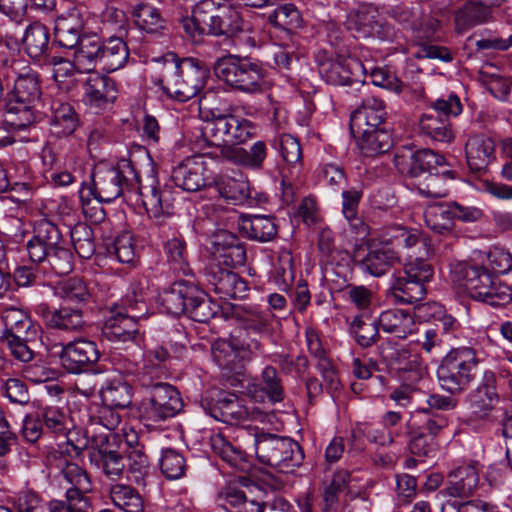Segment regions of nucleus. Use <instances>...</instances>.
<instances>
[{
  "mask_svg": "<svg viewBox=\"0 0 512 512\" xmlns=\"http://www.w3.org/2000/svg\"><path fill=\"white\" fill-rule=\"evenodd\" d=\"M238 445L230 443L222 434H213L210 445L215 454L231 467L245 471L249 468L247 455L252 452L260 463L281 472H290L303 460V452L295 441L247 426L238 430Z\"/></svg>",
  "mask_w": 512,
  "mask_h": 512,
  "instance_id": "f257e3e1",
  "label": "nucleus"
},
{
  "mask_svg": "<svg viewBox=\"0 0 512 512\" xmlns=\"http://www.w3.org/2000/svg\"><path fill=\"white\" fill-rule=\"evenodd\" d=\"M382 243L398 253L399 261L407 258L404 271L393 277L391 294L399 303L412 304L426 294L425 284L433 277V268L428 259L433 253L428 238L418 229L401 225L390 227Z\"/></svg>",
  "mask_w": 512,
  "mask_h": 512,
  "instance_id": "f03ea898",
  "label": "nucleus"
},
{
  "mask_svg": "<svg viewBox=\"0 0 512 512\" xmlns=\"http://www.w3.org/2000/svg\"><path fill=\"white\" fill-rule=\"evenodd\" d=\"M92 177L91 193L97 204L111 203L128 191L137 197L136 201L141 202L149 217L158 219L170 212L169 191L158 189L154 175L142 184L130 160L121 159L114 167H98Z\"/></svg>",
  "mask_w": 512,
  "mask_h": 512,
  "instance_id": "7ed1b4c3",
  "label": "nucleus"
},
{
  "mask_svg": "<svg viewBox=\"0 0 512 512\" xmlns=\"http://www.w3.org/2000/svg\"><path fill=\"white\" fill-rule=\"evenodd\" d=\"M209 71L194 59L178 61L174 54L163 58V69L160 78L154 80L162 91L171 99L186 102L203 89Z\"/></svg>",
  "mask_w": 512,
  "mask_h": 512,
  "instance_id": "20e7f679",
  "label": "nucleus"
},
{
  "mask_svg": "<svg viewBox=\"0 0 512 512\" xmlns=\"http://www.w3.org/2000/svg\"><path fill=\"white\" fill-rule=\"evenodd\" d=\"M38 74L30 68L19 72L4 98L8 122L18 127L36 123L35 104L41 97Z\"/></svg>",
  "mask_w": 512,
  "mask_h": 512,
  "instance_id": "39448f33",
  "label": "nucleus"
},
{
  "mask_svg": "<svg viewBox=\"0 0 512 512\" xmlns=\"http://www.w3.org/2000/svg\"><path fill=\"white\" fill-rule=\"evenodd\" d=\"M478 362L475 351L469 347L451 350L437 369L440 386L452 394L465 390L476 375Z\"/></svg>",
  "mask_w": 512,
  "mask_h": 512,
  "instance_id": "423d86ee",
  "label": "nucleus"
},
{
  "mask_svg": "<svg viewBox=\"0 0 512 512\" xmlns=\"http://www.w3.org/2000/svg\"><path fill=\"white\" fill-rule=\"evenodd\" d=\"M148 308L141 290H132V295H126L121 306L111 310V316L106 320L103 333L111 341L126 342L133 340L136 322L147 314Z\"/></svg>",
  "mask_w": 512,
  "mask_h": 512,
  "instance_id": "0eeeda50",
  "label": "nucleus"
},
{
  "mask_svg": "<svg viewBox=\"0 0 512 512\" xmlns=\"http://www.w3.org/2000/svg\"><path fill=\"white\" fill-rule=\"evenodd\" d=\"M214 72L226 84L247 93L260 91L265 83L263 69L258 63L234 55L218 59Z\"/></svg>",
  "mask_w": 512,
  "mask_h": 512,
  "instance_id": "6e6552de",
  "label": "nucleus"
},
{
  "mask_svg": "<svg viewBox=\"0 0 512 512\" xmlns=\"http://www.w3.org/2000/svg\"><path fill=\"white\" fill-rule=\"evenodd\" d=\"M158 301L167 314L180 315L188 312L199 322L207 319L208 315L204 312L207 308L205 293L189 282H174L159 294Z\"/></svg>",
  "mask_w": 512,
  "mask_h": 512,
  "instance_id": "1a4fd4ad",
  "label": "nucleus"
},
{
  "mask_svg": "<svg viewBox=\"0 0 512 512\" xmlns=\"http://www.w3.org/2000/svg\"><path fill=\"white\" fill-rule=\"evenodd\" d=\"M197 15L207 22L212 35H234L243 29V20L231 0H200Z\"/></svg>",
  "mask_w": 512,
  "mask_h": 512,
  "instance_id": "9d476101",
  "label": "nucleus"
},
{
  "mask_svg": "<svg viewBox=\"0 0 512 512\" xmlns=\"http://www.w3.org/2000/svg\"><path fill=\"white\" fill-rule=\"evenodd\" d=\"M183 407L179 392L169 384L157 383L150 398L143 402L141 417L148 426L164 422L177 415Z\"/></svg>",
  "mask_w": 512,
  "mask_h": 512,
  "instance_id": "9b49d317",
  "label": "nucleus"
},
{
  "mask_svg": "<svg viewBox=\"0 0 512 512\" xmlns=\"http://www.w3.org/2000/svg\"><path fill=\"white\" fill-rule=\"evenodd\" d=\"M213 93H206L199 100V117L203 121L201 128L204 140L211 146L222 147L229 144V136L234 125V114H226L218 108L207 105Z\"/></svg>",
  "mask_w": 512,
  "mask_h": 512,
  "instance_id": "f8f14e48",
  "label": "nucleus"
},
{
  "mask_svg": "<svg viewBox=\"0 0 512 512\" xmlns=\"http://www.w3.org/2000/svg\"><path fill=\"white\" fill-rule=\"evenodd\" d=\"M88 10L84 4H70L55 19L54 35L56 43L67 49L77 46L88 20Z\"/></svg>",
  "mask_w": 512,
  "mask_h": 512,
  "instance_id": "ddd939ff",
  "label": "nucleus"
},
{
  "mask_svg": "<svg viewBox=\"0 0 512 512\" xmlns=\"http://www.w3.org/2000/svg\"><path fill=\"white\" fill-rule=\"evenodd\" d=\"M319 72L328 84L342 86L363 81L367 69L354 57L338 55L321 62Z\"/></svg>",
  "mask_w": 512,
  "mask_h": 512,
  "instance_id": "4468645a",
  "label": "nucleus"
},
{
  "mask_svg": "<svg viewBox=\"0 0 512 512\" xmlns=\"http://www.w3.org/2000/svg\"><path fill=\"white\" fill-rule=\"evenodd\" d=\"M391 17L404 28L417 32L420 40L439 39L437 35L440 23L432 17L424 18L419 5L409 7L405 4L396 5L390 10Z\"/></svg>",
  "mask_w": 512,
  "mask_h": 512,
  "instance_id": "2eb2a0df",
  "label": "nucleus"
},
{
  "mask_svg": "<svg viewBox=\"0 0 512 512\" xmlns=\"http://www.w3.org/2000/svg\"><path fill=\"white\" fill-rule=\"evenodd\" d=\"M349 29L360 38H378L383 41H393L396 36L395 29L383 22L378 10L373 6H367L357 12L350 19Z\"/></svg>",
  "mask_w": 512,
  "mask_h": 512,
  "instance_id": "dca6fc26",
  "label": "nucleus"
},
{
  "mask_svg": "<svg viewBox=\"0 0 512 512\" xmlns=\"http://www.w3.org/2000/svg\"><path fill=\"white\" fill-rule=\"evenodd\" d=\"M471 415L477 419H488L499 402L496 390L495 374L485 371L480 384L472 390L466 399Z\"/></svg>",
  "mask_w": 512,
  "mask_h": 512,
  "instance_id": "f3484780",
  "label": "nucleus"
},
{
  "mask_svg": "<svg viewBox=\"0 0 512 512\" xmlns=\"http://www.w3.org/2000/svg\"><path fill=\"white\" fill-rule=\"evenodd\" d=\"M117 98L115 82L99 73H91L85 84L83 92L84 104L95 113L109 108Z\"/></svg>",
  "mask_w": 512,
  "mask_h": 512,
  "instance_id": "a211bd4d",
  "label": "nucleus"
},
{
  "mask_svg": "<svg viewBox=\"0 0 512 512\" xmlns=\"http://www.w3.org/2000/svg\"><path fill=\"white\" fill-rule=\"evenodd\" d=\"M209 162L203 155H194L179 163L172 171L176 186L189 192L199 190L205 185Z\"/></svg>",
  "mask_w": 512,
  "mask_h": 512,
  "instance_id": "6ab92c4d",
  "label": "nucleus"
},
{
  "mask_svg": "<svg viewBox=\"0 0 512 512\" xmlns=\"http://www.w3.org/2000/svg\"><path fill=\"white\" fill-rule=\"evenodd\" d=\"M99 358L96 344L82 338L62 346L60 352L61 365L69 373H80Z\"/></svg>",
  "mask_w": 512,
  "mask_h": 512,
  "instance_id": "aec40b11",
  "label": "nucleus"
},
{
  "mask_svg": "<svg viewBox=\"0 0 512 512\" xmlns=\"http://www.w3.org/2000/svg\"><path fill=\"white\" fill-rule=\"evenodd\" d=\"M209 250L218 265L232 267L245 262V248L234 234L226 230L217 231L212 236Z\"/></svg>",
  "mask_w": 512,
  "mask_h": 512,
  "instance_id": "412c9836",
  "label": "nucleus"
},
{
  "mask_svg": "<svg viewBox=\"0 0 512 512\" xmlns=\"http://www.w3.org/2000/svg\"><path fill=\"white\" fill-rule=\"evenodd\" d=\"M61 233L57 226L47 219L38 221L34 235L26 243L29 260L34 263L46 261L51 249L58 245Z\"/></svg>",
  "mask_w": 512,
  "mask_h": 512,
  "instance_id": "4be33fe9",
  "label": "nucleus"
},
{
  "mask_svg": "<svg viewBox=\"0 0 512 512\" xmlns=\"http://www.w3.org/2000/svg\"><path fill=\"white\" fill-rule=\"evenodd\" d=\"M386 116L384 103L378 99H370L351 116L350 130L356 140L367 137L382 128Z\"/></svg>",
  "mask_w": 512,
  "mask_h": 512,
  "instance_id": "5701e85b",
  "label": "nucleus"
},
{
  "mask_svg": "<svg viewBox=\"0 0 512 512\" xmlns=\"http://www.w3.org/2000/svg\"><path fill=\"white\" fill-rule=\"evenodd\" d=\"M210 415L223 423L237 424L246 419L257 420L261 414L255 408L246 406L235 394L221 395L213 407Z\"/></svg>",
  "mask_w": 512,
  "mask_h": 512,
  "instance_id": "b1692460",
  "label": "nucleus"
},
{
  "mask_svg": "<svg viewBox=\"0 0 512 512\" xmlns=\"http://www.w3.org/2000/svg\"><path fill=\"white\" fill-rule=\"evenodd\" d=\"M40 418L48 430L56 435L64 436L67 444L71 445L76 454H79L87 446L86 435H80L77 429H70L68 417L58 407H45L41 411Z\"/></svg>",
  "mask_w": 512,
  "mask_h": 512,
  "instance_id": "393cba45",
  "label": "nucleus"
},
{
  "mask_svg": "<svg viewBox=\"0 0 512 512\" xmlns=\"http://www.w3.org/2000/svg\"><path fill=\"white\" fill-rule=\"evenodd\" d=\"M206 276L209 284L221 298H244L246 296L247 283L236 273L211 266Z\"/></svg>",
  "mask_w": 512,
  "mask_h": 512,
  "instance_id": "a878e982",
  "label": "nucleus"
},
{
  "mask_svg": "<svg viewBox=\"0 0 512 512\" xmlns=\"http://www.w3.org/2000/svg\"><path fill=\"white\" fill-rule=\"evenodd\" d=\"M455 273L472 298L480 300L488 295L494 277L486 268L471 263H460L456 266Z\"/></svg>",
  "mask_w": 512,
  "mask_h": 512,
  "instance_id": "bb28decb",
  "label": "nucleus"
},
{
  "mask_svg": "<svg viewBox=\"0 0 512 512\" xmlns=\"http://www.w3.org/2000/svg\"><path fill=\"white\" fill-rule=\"evenodd\" d=\"M395 162L401 173L418 177L426 172L430 173L432 169L442 165L444 159L432 150L423 149L411 153L409 156H397Z\"/></svg>",
  "mask_w": 512,
  "mask_h": 512,
  "instance_id": "cd10ccee",
  "label": "nucleus"
},
{
  "mask_svg": "<svg viewBox=\"0 0 512 512\" xmlns=\"http://www.w3.org/2000/svg\"><path fill=\"white\" fill-rule=\"evenodd\" d=\"M465 153L470 169L482 171L494 159L495 145L489 137L473 135L466 142Z\"/></svg>",
  "mask_w": 512,
  "mask_h": 512,
  "instance_id": "c85d7f7f",
  "label": "nucleus"
},
{
  "mask_svg": "<svg viewBox=\"0 0 512 512\" xmlns=\"http://www.w3.org/2000/svg\"><path fill=\"white\" fill-rule=\"evenodd\" d=\"M377 326L398 338H404L416 329L414 316L407 310L397 308L383 311L378 317Z\"/></svg>",
  "mask_w": 512,
  "mask_h": 512,
  "instance_id": "c756f323",
  "label": "nucleus"
},
{
  "mask_svg": "<svg viewBox=\"0 0 512 512\" xmlns=\"http://www.w3.org/2000/svg\"><path fill=\"white\" fill-rule=\"evenodd\" d=\"M505 0H470L455 16V26L458 32H463L472 26L482 23L489 16V8L500 6Z\"/></svg>",
  "mask_w": 512,
  "mask_h": 512,
  "instance_id": "7c9ffc66",
  "label": "nucleus"
},
{
  "mask_svg": "<svg viewBox=\"0 0 512 512\" xmlns=\"http://www.w3.org/2000/svg\"><path fill=\"white\" fill-rule=\"evenodd\" d=\"M479 481V470L474 464H463L449 475L447 491L453 497L472 495Z\"/></svg>",
  "mask_w": 512,
  "mask_h": 512,
  "instance_id": "2f4dec72",
  "label": "nucleus"
},
{
  "mask_svg": "<svg viewBox=\"0 0 512 512\" xmlns=\"http://www.w3.org/2000/svg\"><path fill=\"white\" fill-rule=\"evenodd\" d=\"M215 189L223 199L233 204H242L250 197L249 182L242 174L219 177L215 181Z\"/></svg>",
  "mask_w": 512,
  "mask_h": 512,
  "instance_id": "473e14b6",
  "label": "nucleus"
},
{
  "mask_svg": "<svg viewBox=\"0 0 512 512\" xmlns=\"http://www.w3.org/2000/svg\"><path fill=\"white\" fill-rule=\"evenodd\" d=\"M246 390L251 398L256 401H263L264 396H267L271 402H280L283 399V389L277 372L270 366L262 372V384L251 382L247 385Z\"/></svg>",
  "mask_w": 512,
  "mask_h": 512,
  "instance_id": "72a5a7b5",
  "label": "nucleus"
},
{
  "mask_svg": "<svg viewBox=\"0 0 512 512\" xmlns=\"http://www.w3.org/2000/svg\"><path fill=\"white\" fill-rule=\"evenodd\" d=\"M46 323L56 329L65 331H77L84 325L82 311L79 308L61 307L58 310H49L47 307H39Z\"/></svg>",
  "mask_w": 512,
  "mask_h": 512,
  "instance_id": "f704fd0d",
  "label": "nucleus"
},
{
  "mask_svg": "<svg viewBox=\"0 0 512 512\" xmlns=\"http://www.w3.org/2000/svg\"><path fill=\"white\" fill-rule=\"evenodd\" d=\"M59 483L65 492H76L79 496H85L92 488L87 472L75 462H65L59 474Z\"/></svg>",
  "mask_w": 512,
  "mask_h": 512,
  "instance_id": "c9c22d12",
  "label": "nucleus"
},
{
  "mask_svg": "<svg viewBox=\"0 0 512 512\" xmlns=\"http://www.w3.org/2000/svg\"><path fill=\"white\" fill-rule=\"evenodd\" d=\"M73 62L79 73H90L100 63L101 41L97 36H85L78 42Z\"/></svg>",
  "mask_w": 512,
  "mask_h": 512,
  "instance_id": "e433bc0d",
  "label": "nucleus"
},
{
  "mask_svg": "<svg viewBox=\"0 0 512 512\" xmlns=\"http://www.w3.org/2000/svg\"><path fill=\"white\" fill-rule=\"evenodd\" d=\"M240 228L251 238L268 242L277 233L273 218L265 215H242Z\"/></svg>",
  "mask_w": 512,
  "mask_h": 512,
  "instance_id": "4c0bfd02",
  "label": "nucleus"
},
{
  "mask_svg": "<svg viewBox=\"0 0 512 512\" xmlns=\"http://www.w3.org/2000/svg\"><path fill=\"white\" fill-rule=\"evenodd\" d=\"M102 403L115 408H126L132 400V388L120 377L108 379L100 390Z\"/></svg>",
  "mask_w": 512,
  "mask_h": 512,
  "instance_id": "58836bf2",
  "label": "nucleus"
},
{
  "mask_svg": "<svg viewBox=\"0 0 512 512\" xmlns=\"http://www.w3.org/2000/svg\"><path fill=\"white\" fill-rule=\"evenodd\" d=\"M129 56L128 48L120 38H110L101 43L100 64L102 69L113 72L122 68Z\"/></svg>",
  "mask_w": 512,
  "mask_h": 512,
  "instance_id": "ea45409f",
  "label": "nucleus"
},
{
  "mask_svg": "<svg viewBox=\"0 0 512 512\" xmlns=\"http://www.w3.org/2000/svg\"><path fill=\"white\" fill-rule=\"evenodd\" d=\"M51 110V133L57 137L72 134L78 124L77 116L72 107L67 103L55 102L53 103Z\"/></svg>",
  "mask_w": 512,
  "mask_h": 512,
  "instance_id": "a19ab883",
  "label": "nucleus"
},
{
  "mask_svg": "<svg viewBox=\"0 0 512 512\" xmlns=\"http://www.w3.org/2000/svg\"><path fill=\"white\" fill-rule=\"evenodd\" d=\"M110 499L113 505L122 512L145 511L141 495L131 486L119 483L112 485Z\"/></svg>",
  "mask_w": 512,
  "mask_h": 512,
  "instance_id": "79ce46f5",
  "label": "nucleus"
},
{
  "mask_svg": "<svg viewBox=\"0 0 512 512\" xmlns=\"http://www.w3.org/2000/svg\"><path fill=\"white\" fill-rule=\"evenodd\" d=\"M426 226L435 233L445 234L454 226L450 203H433L424 211Z\"/></svg>",
  "mask_w": 512,
  "mask_h": 512,
  "instance_id": "37998d69",
  "label": "nucleus"
},
{
  "mask_svg": "<svg viewBox=\"0 0 512 512\" xmlns=\"http://www.w3.org/2000/svg\"><path fill=\"white\" fill-rule=\"evenodd\" d=\"M399 261V255L389 246L370 250L362 261V269L372 276L379 277L387 272L389 267Z\"/></svg>",
  "mask_w": 512,
  "mask_h": 512,
  "instance_id": "c03bdc74",
  "label": "nucleus"
},
{
  "mask_svg": "<svg viewBox=\"0 0 512 512\" xmlns=\"http://www.w3.org/2000/svg\"><path fill=\"white\" fill-rule=\"evenodd\" d=\"M23 43L28 55L33 59H39L49 46L48 28L39 22L30 24L25 30Z\"/></svg>",
  "mask_w": 512,
  "mask_h": 512,
  "instance_id": "a18cd8bd",
  "label": "nucleus"
},
{
  "mask_svg": "<svg viewBox=\"0 0 512 512\" xmlns=\"http://www.w3.org/2000/svg\"><path fill=\"white\" fill-rule=\"evenodd\" d=\"M1 321L5 326L4 332L23 334L25 339L36 334V328L30 317L21 309L10 307L3 311Z\"/></svg>",
  "mask_w": 512,
  "mask_h": 512,
  "instance_id": "49530a36",
  "label": "nucleus"
},
{
  "mask_svg": "<svg viewBox=\"0 0 512 512\" xmlns=\"http://www.w3.org/2000/svg\"><path fill=\"white\" fill-rule=\"evenodd\" d=\"M212 357L222 369H236L241 363L238 353V343L234 340L220 339L212 345Z\"/></svg>",
  "mask_w": 512,
  "mask_h": 512,
  "instance_id": "de8ad7c7",
  "label": "nucleus"
},
{
  "mask_svg": "<svg viewBox=\"0 0 512 512\" xmlns=\"http://www.w3.org/2000/svg\"><path fill=\"white\" fill-rule=\"evenodd\" d=\"M342 213L348 221L351 230L357 237H363L367 233V227L361 219L357 217V207L361 194L357 190H346L342 192Z\"/></svg>",
  "mask_w": 512,
  "mask_h": 512,
  "instance_id": "09e8293b",
  "label": "nucleus"
},
{
  "mask_svg": "<svg viewBox=\"0 0 512 512\" xmlns=\"http://www.w3.org/2000/svg\"><path fill=\"white\" fill-rule=\"evenodd\" d=\"M419 127L422 133L435 141L450 142L454 137L447 121L430 113L423 114Z\"/></svg>",
  "mask_w": 512,
  "mask_h": 512,
  "instance_id": "8fccbe9b",
  "label": "nucleus"
},
{
  "mask_svg": "<svg viewBox=\"0 0 512 512\" xmlns=\"http://www.w3.org/2000/svg\"><path fill=\"white\" fill-rule=\"evenodd\" d=\"M357 143L365 156L386 153L393 144L390 133L383 127L371 134L369 133L367 137L357 140Z\"/></svg>",
  "mask_w": 512,
  "mask_h": 512,
  "instance_id": "3c124183",
  "label": "nucleus"
},
{
  "mask_svg": "<svg viewBox=\"0 0 512 512\" xmlns=\"http://www.w3.org/2000/svg\"><path fill=\"white\" fill-rule=\"evenodd\" d=\"M52 74L59 89L69 91L77 82V75L80 74L73 61L63 58H53Z\"/></svg>",
  "mask_w": 512,
  "mask_h": 512,
  "instance_id": "603ef678",
  "label": "nucleus"
},
{
  "mask_svg": "<svg viewBox=\"0 0 512 512\" xmlns=\"http://www.w3.org/2000/svg\"><path fill=\"white\" fill-rule=\"evenodd\" d=\"M133 16L137 26L147 33H156L163 28L164 20L159 10L149 4L138 5Z\"/></svg>",
  "mask_w": 512,
  "mask_h": 512,
  "instance_id": "864d4df0",
  "label": "nucleus"
},
{
  "mask_svg": "<svg viewBox=\"0 0 512 512\" xmlns=\"http://www.w3.org/2000/svg\"><path fill=\"white\" fill-rule=\"evenodd\" d=\"M159 466L162 474L167 479L176 480L184 475L186 463L184 457L179 452L167 448L162 450Z\"/></svg>",
  "mask_w": 512,
  "mask_h": 512,
  "instance_id": "5fc2aeb1",
  "label": "nucleus"
},
{
  "mask_svg": "<svg viewBox=\"0 0 512 512\" xmlns=\"http://www.w3.org/2000/svg\"><path fill=\"white\" fill-rule=\"evenodd\" d=\"M269 21L287 31H294L302 26L300 12L293 4H284L274 10Z\"/></svg>",
  "mask_w": 512,
  "mask_h": 512,
  "instance_id": "6e6d98bb",
  "label": "nucleus"
},
{
  "mask_svg": "<svg viewBox=\"0 0 512 512\" xmlns=\"http://www.w3.org/2000/svg\"><path fill=\"white\" fill-rule=\"evenodd\" d=\"M46 261L57 275H65L72 271L73 255L71 251L64 246L62 237L58 245L51 249Z\"/></svg>",
  "mask_w": 512,
  "mask_h": 512,
  "instance_id": "4d7b16f0",
  "label": "nucleus"
},
{
  "mask_svg": "<svg viewBox=\"0 0 512 512\" xmlns=\"http://www.w3.org/2000/svg\"><path fill=\"white\" fill-rule=\"evenodd\" d=\"M55 294L71 302H82L89 296L88 289L80 278H69L59 282L55 288Z\"/></svg>",
  "mask_w": 512,
  "mask_h": 512,
  "instance_id": "13d9d810",
  "label": "nucleus"
},
{
  "mask_svg": "<svg viewBox=\"0 0 512 512\" xmlns=\"http://www.w3.org/2000/svg\"><path fill=\"white\" fill-rule=\"evenodd\" d=\"M273 146L277 148L285 162L290 165H300L302 151L298 140L290 134H281L273 141Z\"/></svg>",
  "mask_w": 512,
  "mask_h": 512,
  "instance_id": "bf43d9fd",
  "label": "nucleus"
},
{
  "mask_svg": "<svg viewBox=\"0 0 512 512\" xmlns=\"http://www.w3.org/2000/svg\"><path fill=\"white\" fill-rule=\"evenodd\" d=\"M341 297L360 311H368L373 300L372 291L363 285H347L341 290Z\"/></svg>",
  "mask_w": 512,
  "mask_h": 512,
  "instance_id": "052dcab7",
  "label": "nucleus"
},
{
  "mask_svg": "<svg viewBox=\"0 0 512 512\" xmlns=\"http://www.w3.org/2000/svg\"><path fill=\"white\" fill-rule=\"evenodd\" d=\"M50 512H92V507L86 496L76 492H66V500H53L49 504Z\"/></svg>",
  "mask_w": 512,
  "mask_h": 512,
  "instance_id": "680f3d73",
  "label": "nucleus"
},
{
  "mask_svg": "<svg viewBox=\"0 0 512 512\" xmlns=\"http://www.w3.org/2000/svg\"><path fill=\"white\" fill-rule=\"evenodd\" d=\"M186 244L181 238L174 237L167 241L165 252L168 260L174 265V269L180 271L184 275L190 273V268L185 256Z\"/></svg>",
  "mask_w": 512,
  "mask_h": 512,
  "instance_id": "e2e57ef3",
  "label": "nucleus"
},
{
  "mask_svg": "<svg viewBox=\"0 0 512 512\" xmlns=\"http://www.w3.org/2000/svg\"><path fill=\"white\" fill-rule=\"evenodd\" d=\"M279 265L274 266L271 277L281 290H286L293 283L292 257L288 252H283L278 258Z\"/></svg>",
  "mask_w": 512,
  "mask_h": 512,
  "instance_id": "0e129e2a",
  "label": "nucleus"
},
{
  "mask_svg": "<svg viewBox=\"0 0 512 512\" xmlns=\"http://www.w3.org/2000/svg\"><path fill=\"white\" fill-rule=\"evenodd\" d=\"M229 144H244L257 134V126L251 120L242 116L234 115Z\"/></svg>",
  "mask_w": 512,
  "mask_h": 512,
  "instance_id": "69168bd1",
  "label": "nucleus"
},
{
  "mask_svg": "<svg viewBox=\"0 0 512 512\" xmlns=\"http://www.w3.org/2000/svg\"><path fill=\"white\" fill-rule=\"evenodd\" d=\"M91 234L90 228L85 225H80L71 231L74 249L81 258L88 259L94 254L95 245Z\"/></svg>",
  "mask_w": 512,
  "mask_h": 512,
  "instance_id": "338daca9",
  "label": "nucleus"
},
{
  "mask_svg": "<svg viewBox=\"0 0 512 512\" xmlns=\"http://www.w3.org/2000/svg\"><path fill=\"white\" fill-rule=\"evenodd\" d=\"M113 252L120 263L131 264L135 260L133 236L128 231L119 233L113 243Z\"/></svg>",
  "mask_w": 512,
  "mask_h": 512,
  "instance_id": "774afa93",
  "label": "nucleus"
}]
</instances>
